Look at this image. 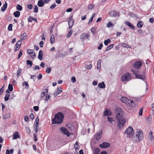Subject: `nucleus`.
<instances>
[{
  "instance_id": "1",
  "label": "nucleus",
  "mask_w": 154,
  "mask_h": 154,
  "mask_svg": "<svg viewBox=\"0 0 154 154\" xmlns=\"http://www.w3.org/2000/svg\"><path fill=\"white\" fill-rule=\"evenodd\" d=\"M64 115L62 112H59L54 115V119H52L53 124H61L63 122Z\"/></svg>"
},
{
  "instance_id": "2",
  "label": "nucleus",
  "mask_w": 154,
  "mask_h": 154,
  "mask_svg": "<svg viewBox=\"0 0 154 154\" xmlns=\"http://www.w3.org/2000/svg\"><path fill=\"white\" fill-rule=\"evenodd\" d=\"M131 71L135 75L136 78L141 79H145V76L144 75H140L138 74V73L140 74L139 70H134V69H132Z\"/></svg>"
},
{
  "instance_id": "3",
  "label": "nucleus",
  "mask_w": 154,
  "mask_h": 154,
  "mask_svg": "<svg viewBox=\"0 0 154 154\" xmlns=\"http://www.w3.org/2000/svg\"><path fill=\"white\" fill-rule=\"evenodd\" d=\"M142 62L140 61H137L133 65V68L135 69L134 70H140L142 66Z\"/></svg>"
},
{
  "instance_id": "4",
  "label": "nucleus",
  "mask_w": 154,
  "mask_h": 154,
  "mask_svg": "<svg viewBox=\"0 0 154 154\" xmlns=\"http://www.w3.org/2000/svg\"><path fill=\"white\" fill-rule=\"evenodd\" d=\"M118 127L119 129H121L122 127H123L125 123V119L122 118L121 119H118Z\"/></svg>"
},
{
  "instance_id": "5",
  "label": "nucleus",
  "mask_w": 154,
  "mask_h": 154,
  "mask_svg": "<svg viewBox=\"0 0 154 154\" xmlns=\"http://www.w3.org/2000/svg\"><path fill=\"white\" fill-rule=\"evenodd\" d=\"M131 74L128 72L123 75L121 77V80L123 82L126 80L128 81L131 79Z\"/></svg>"
},
{
  "instance_id": "6",
  "label": "nucleus",
  "mask_w": 154,
  "mask_h": 154,
  "mask_svg": "<svg viewBox=\"0 0 154 154\" xmlns=\"http://www.w3.org/2000/svg\"><path fill=\"white\" fill-rule=\"evenodd\" d=\"M125 104L131 107H134L135 106V102L131 99H128V98H127V100Z\"/></svg>"
},
{
  "instance_id": "7",
  "label": "nucleus",
  "mask_w": 154,
  "mask_h": 154,
  "mask_svg": "<svg viewBox=\"0 0 154 154\" xmlns=\"http://www.w3.org/2000/svg\"><path fill=\"white\" fill-rule=\"evenodd\" d=\"M134 130L131 126H129L125 131V134L133 135L134 132Z\"/></svg>"
},
{
  "instance_id": "8",
  "label": "nucleus",
  "mask_w": 154,
  "mask_h": 154,
  "mask_svg": "<svg viewBox=\"0 0 154 154\" xmlns=\"http://www.w3.org/2000/svg\"><path fill=\"white\" fill-rule=\"evenodd\" d=\"M102 133V130H100L97 132L96 133L94 136L95 138L97 140H99L101 138Z\"/></svg>"
},
{
  "instance_id": "9",
  "label": "nucleus",
  "mask_w": 154,
  "mask_h": 154,
  "mask_svg": "<svg viewBox=\"0 0 154 154\" xmlns=\"http://www.w3.org/2000/svg\"><path fill=\"white\" fill-rule=\"evenodd\" d=\"M136 137L138 138V141L140 142L142 140L143 138V134L142 131H139L138 132L137 134L136 135Z\"/></svg>"
},
{
  "instance_id": "10",
  "label": "nucleus",
  "mask_w": 154,
  "mask_h": 154,
  "mask_svg": "<svg viewBox=\"0 0 154 154\" xmlns=\"http://www.w3.org/2000/svg\"><path fill=\"white\" fill-rule=\"evenodd\" d=\"M109 14L110 16L112 17H118L119 16V12L112 11L109 13Z\"/></svg>"
},
{
  "instance_id": "11",
  "label": "nucleus",
  "mask_w": 154,
  "mask_h": 154,
  "mask_svg": "<svg viewBox=\"0 0 154 154\" xmlns=\"http://www.w3.org/2000/svg\"><path fill=\"white\" fill-rule=\"evenodd\" d=\"M27 53L30 55V56L32 58L34 59L36 55L34 50L31 49L28 50H27Z\"/></svg>"
},
{
  "instance_id": "12",
  "label": "nucleus",
  "mask_w": 154,
  "mask_h": 154,
  "mask_svg": "<svg viewBox=\"0 0 154 154\" xmlns=\"http://www.w3.org/2000/svg\"><path fill=\"white\" fill-rule=\"evenodd\" d=\"M110 144L108 143L103 142L102 144H100V147L101 148H106L109 147Z\"/></svg>"
},
{
  "instance_id": "13",
  "label": "nucleus",
  "mask_w": 154,
  "mask_h": 154,
  "mask_svg": "<svg viewBox=\"0 0 154 154\" xmlns=\"http://www.w3.org/2000/svg\"><path fill=\"white\" fill-rule=\"evenodd\" d=\"M89 37H90V36L88 34L86 33H84L80 35V38L81 39L84 40L88 38Z\"/></svg>"
},
{
  "instance_id": "14",
  "label": "nucleus",
  "mask_w": 154,
  "mask_h": 154,
  "mask_svg": "<svg viewBox=\"0 0 154 154\" xmlns=\"http://www.w3.org/2000/svg\"><path fill=\"white\" fill-rule=\"evenodd\" d=\"M20 137V135L19 134L18 132L16 131L14 133L13 136V139H16L18 138H19Z\"/></svg>"
},
{
  "instance_id": "15",
  "label": "nucleus",
  "mask_w": 154,
  "mask_h": 154,
  "mask_svg": "<svg viewBox=\"0 0 154 154\" xmlns=\"http://www.w3.org/2000/svg\"><path fill=\"white\" fill-rule=\"evenodd\" d=\"M48 92V90L47 89H44L42 90V92L41 94V98H42L45 96Z\"/></svg>"
},
{
  "instance_id": "16",
  "label": "nucleus",
  "mask_w": 154,
  "mask_h": 154,
  "mask_svg": "<svg viewBox=\"0 0 154 154\" xmlns=\"http://www.w3.org/2000/svg\"><path fill=\"white\" fill-rule=\"evenodd\" d=\"M125 23L131 28L133 29L134 30H135V28L134 26L129 22L128 21H126L125 22Z\"/></svg>"
},
{
  "instance_id": "17",
  "label": "nucleus",
  "mask_w": 154,
  "mask_h": 154,
  "mask_svg": "<svg viewBox=\"0 0 154 154\" xmlns=\"http://www.w3.org/2000/svg\"><path fill=\"white\" fill-rule=\"evenodd\" d=\"M93 154H99L100 152V150L98 148L95 147L93 150Z\"/></svg>"
},
{
  "instance_id": "18",
  "label": "nucleus",
  "mask_w": 154,
  "mask_h": 154,
  "mask_svg": "<svg viewBox=\"0 0 154 154\" xmlns=\"http://www.w3.org/2000/svg\"><path fill=\"white\" fill-rule=\"evenodd\" d=\"M43 56V52L42 50H40L38 53V58L40 60H42V57Z\"/></svg>"
},
{
  "instance_id": "19",
  "label": "nucleus",
  "mask_w": 154,
  "mask_h": 154,
  "mask_svg": "<svg viewBox=\"0 0 154 154\" xmlns=\"http://www.w3.org/2000/svg\"><path fill=\"white\" fill-rule=\"evenodd\" d=\"M44 5V2L43 0H40L38 1L37 3V5L39 7H42Z\"/></svg>"
},
{
  "instance_id": "20",
  "label": "nucleus",
  "mask_w": 154,
  "mask_h": 154,
  "mask_svg": "<svg viewBox=\"0 0 154 154\" xmlns=\"http://www.w3.org/2000/svg\"><path fill=\"white\" fill-rule=\"evenodd\" d=\"M143 22L142 21L140 20L138 22L137 24V26L139 28H141L143 26Z\"/></svg>"
},
{
  "instance_id": "21",
  "label": "nucleus",
  "mask_w": 154,
  "mask_h": 154,
  "mask_svg": "<svg viewBox=\"0 0 154 154\" xmlns=\"http://www.w3.org/2000/svg\"><path fill=\"white\" fill-rule=\"evenodd\" d=\"M26 33H23L20 36V39L24 41L26 38Z\"/></svg>"
},
{
  "instance_id": "22",
  "label": "nucleus",
  "mask_w": 154,
  "mask_h": 154,
  "mask_svg": "<svg viewBox=\"0 0 154 154\" xmlns=\"http://www.w3.org/2000/svg\"><path fill=\"white\" fill-rule=\"evenodd\" d=\"M111 114V113L110 112L108 111V109H106L105 111H104L103 112V115L104 116H109Z\"/></svg>"
},
{
  "instance_id": "23",
  "label": "nucleus",
  "mask_w": 154,
  "mask_h": 154,
  "mask_svg": "<svg viewBox=\"0 0 154 154\" xmlns=\"http://www.w3.org/2000/svg\"><path fill=\"white\" fill-rule=\"evenodd\" d=\"M98 87L101 88H103L105 87V85L103 82L101 83H99L98 85Z\"/></svg>"
},
{
  "instance_id": "24",
  "label": "nucleus",
  "mask_w": 154,
  "mask_h": 154,
  "mask_svg": "<svg viewBox=\"0 0 154 154\" xmlns=\"http://www.w3.org/2000/svg\"><path fill=\"white\" fill-rule=\"evenodd\" d=\"M69 21L68 22V24L69 26V29H70L72 28V26H73V20H69Z\"/></svg>"
},
{
  "instance_id": "25",
  "label": "nucleus",
  "mask_w": 154,
  "mask_h": 154,
  "mask_svg": "<svg viewBox=\"0 0 154 154\" xmlns=\"http://www.w3.org/2000/svg\"><path fill=\"white\" fill-rule=\"evenodd\" d=\"M7 3L6 2L5 3V4L3 5V6L1 8V10L3 11L4 12L6 9L7 6Z\"/></svg>"
},
{
  "instance_id": "26",
  "label": "nucleus",
  "mask_w": 154,
  "mask_h": 154,
  "mask_svg": "<svg viewBox=\"0 0 154 154\" xmlns=\"http://www.w3.org/2000/svg\"><path fill=\"white\" fill-rule=\"evenodd\" d=\"M127 98H128L125 97H122L120 98V100L122 102L125 103L127 101Z\"/></svg>"
},
{
  "instance_id": "27",
  "label": "nucleus",
  "mask_w": 154,
  "mask_h": 154,
  "mask_svg": "<svg viewBox=\"0 0 154 154\" xmlns=\"http://www.w3.org/2000/svg\"><path fill=\"white\" fill-rule=\"evenodd\" d=\"M97 28L95 27H93L91 29V31L93 33V35H95L96 32Z\"/></svg>"
},
{
  "instance_id": "28",
  "label": "nucleus",
  "mask_w": 154,
  "mask_h": 154,
  "mask_svg": "<svg viewBox=\"0 0 154 154\" xmlns=\"http://www.w3.org/2000/svg\"><path fill=\"white\" fill-rule=\"evenodd\" d=\"M63 91V89L61 87L58 88L56 91L58 94H59L61 93Z\"/></svg>"
},
{
  "instance_id": "29",
  "label": "nucleus",
  "mask_w": 154,
  "mask_h": 154,
  "mask_svg": "<svg viewBox=\"0 0 154 154\" xmlns=\"http://www.w3.org/2000/svg\"><path fill=\"white\" fill-rule=\"evenodd\" d=\"M101 60H99L97 62V68L98 69H100L101 67Z\"/></svg>"
},
{
  "instance_id": "30",
  "label": "nucleus",
  "mask_w": 154,
  "mask_h": 154,
  "mask_svg": "<svg viewBox=\"0 0 154 154\" xmlns=\"http://www.w3.org/2000/svg\"><path fill=\"white\" fill-rule=\"evenodd\" d=\"M13 14L14 15V16L16 17H19L20 14V12L18 11H17L15 12H14Z\"/></svg>"
},
{
  "instance_id": "31",
  "label": "nucleus",
  "mask_w": 154,
  "mask_h": 154,
  "mask_svg": "<svg viewBox=\"0 0 154 154\" xmlns=\"http://www.w3.org/2000/svg\"><path fill=\"white\" fill-rule=\"evenodd\" d=\"M10 96V95L9 94H6L4 97V100L5 101H8Z\"/></svg>"
},
{
  "instance_id": "32",
  "label": "nucleus",
  "mask_w": 154,
  "mask_h": 154,
  "mask_svg": "<svg viewBox=\"0 0 154 154\" xmlns=\"http://www.w3.org/2000/svg\"><path fill=\"white\" fill-rule=\"evenodd\" d=\"M79 146L78 144V142H76L74 145V148L75 150L79 149Z\"/></svg>"
},
{
  "instance_id": "33",
  "label": "nucleus",
  "mask_w": 154,
  "mask_h": 154,
  "mask_svg": "<svg viewBox=\"0 0 154 154\" xmlns=\"http://www.w3.org/2000/svg\"><path fill=\"white\" fill-rule=\"evenodd\" d=\"M54 35H52L50 38V42L51 44H53L54 42Z\"/></svg>"
},
{
  "instance_id": "34",
  "label": "nucleus",
  "mask_w": 154,
  "mask_h": 154,
  "mask_svg": "<svg viewBox=\"0 0 154 154\" xmlns=\"http://www.w3.org/2000/svg\"><path fill=\"white\" fill-rule=\"evenodd\" d=\"M34 129H35V132L36 133H38V128L39 125H34Z\"/></svg>"
},
{
  "instance_id": "35",
  "label": "nucleus",
  "mask_w": 154,
  "mask_h": 154,
  "mask_svg": "<svg viewBox=\"0 0 154 154\" xmlns=\"http://www.w3.org/2000/svg\"><path fill=\"white\" fill-rule=\"evenodd\" d=\"M39 119L38 117H37L35 120V122L34 125H39Z\"/></svg>"
},
{
  "instance_id": "36",
  "label": "nucleus",
  "mask_w": 154,
  "mask_h": 154,
  "mask_svg": "<svg viewBox=\"0 0 154 154\" xmlns=\"http://www.w3.org/2000/svg\"><path fill=\"white\" fill-rule=\"evenodd\" d=\"M116 118L117 119H121L122 118V116L120 115V112H118L116 115Z\"/></svg>"
},
{
  "instance_id": "37",
  "label": "nucleus",
  "mask_w": 154,
  "mask_h": 154,
  "mask_svg": "<svg viewBox=\"0 0 154 154\" xmlns=\"http://www.w3.org/2000/svg\"><path fill=\"white\" fill-rule=\"evenodd\" d=\"M66 131L65 130L64 131L63 134L67 136L68 137H69L70 135V132L68 131L67 129L66 128Z\"/></svg>"
},
{
  "instance_id": "38",
  "label": "nucleus",
  "mask_w": 154,
  "mask_h": 154,
  "mask_svg": "<svg viewBox=\"0 0 154 154\" xmlns=\"http://www.w3.org/2000/svg\"><path fill=\"white\" fill-rule=\"evenodd\" d=\"M130 15L131 17L134 18H138V17L137 15L133 13H131L130 14Z\"/></svg>"
},
{
  "instance_id": "39",
  "label": "nucleus",
  "mask_w": 154,
  "mask_h": 154,
  "mask_svg": "<svg viewBox=\"0 0 154 154\" xmlns=\"http://www.w3.org/2000/svg\"><path fill=\"white\" fill-rule=\"evenodd\" d=\"M114 26V24L113 23H112L111 22H108V24H107V27L108 28H109V27H110Z\"/></svg>"
},
{
  "instance_id": "40",
  "label": "nucleus",
  "mask_w": 154,
  "mask_h": 154,
  "mask_svg": "<svg viewBox=\"0 0 154 154\" xmlns=\"http://www.w3.org/2000/svg\"><path fill=\"white\" fill-rule=\"evenodd\" d=\"M111 40L109 39H108L107 40H105L104 42V44L105 45H107L108 43H109Z\"/></svg>"
},
{
  "instance_id": "41",
  "label": "nucleus",
  "mask_w": 154,
  "mask_h": 154,
  "mask_svg": "<svg viewBox=\"0 0 154 154\" xmlns=\"http://www.w3.org/2000/svg\"><path fill=\"white\" fill-rule=\"evenodd\" d=\"M60 130L61 132L63 134L64 131H65V130L66 131V128L64 127H61L60 128Z\"/></svg>"
},
{
  "instance_id": "42",
  "label": "nucleus",
  "mask_w": 154,
  "mask_h": 154,
  "mask_svg": "<svg viewBox=\"0 0 154 154\" xmlns=\"http://www.w3.org/2000/svg\"><path fill=\"white\" fill-rule=\"evenodd\" d=\"M8 90L10 91H11L13 90V87L11 84H9L8 86Z\"/></svg>"
},
{
  "instance_id": "43",
  "label": "nucleus",
  "mask_w": 154,
  "mask_h": 154,
  "mask_svg": "<svg viewBox=\"0 0 154 154\" xmlns=\"http://www.w3.org/2000/svg\"><path fill=\"white\" fill-rule=\"evenodd\" d=\"M22 85L23 86L25 85L26 86L25 88L26 89H27L29 87V85L26 82H24L23 83Z\"/></svg>"
},
{
  "instance_id": "44",
  "label": "nucleus",
  "mask_w": 154,
  "mask_h": 154,
  "mask_svg": "<svg viewBox=\"0 0 154 154\" xmlns=\"http://www.w3.org/2000/svg\"><path fill=\"white\" fill-rule=\"evenodd\" d=\"M22 72L21 69H18L17 71V76L18 77L20 76V74Z\"/></svg>"
},
{
  "instance_id": "45",
  "label": "nucleus",
  "mask_w": 154,
  "mask_h": 154,
  "mask_svg": "<svg viewBox=\"0 0 154 154\" xmlns=\"http://www.w3.org/2000/svg\"><path fill=\"white\" fill-rule=\"evenodd\" d=\"M33 11L35 13H37L38 11V8L36 5L34 6V8H33Z\"/></svg>"
},
{
  "instance_id": "46",
  "label": "nucleus",
  "mask_w": 154,
  "mask_h": 154,
  "mask_svg": "<svg viewBox=\"0 0 154 154\" xmlns=\"http://www.w3.org/2000/svg\"><path fill=\"white\" fill-rule=\"evenodd\" d=\"M27 64L28 65H29L30 66H31L32 65V62L29 60H26Z\"/></svg>"
},
{
  "instance_id": "47",
  "label": "nucleus",
  "mask_w": 154,
  "mask_h": 154,
  "mask_svg": "<svg viewBox=\"0 0 154 154\" xmlns=\"http://www.w3.org/2000/svg\"><path fill=\"white\" fill-rule=\"evenodd\" d=\"M23 50H21L19 52V54L18 55V59H19L21 57L23 54Z\"/></svg>"
},
{
  "instance_id": "48",
  "label": "nucleus",
  "mask_w": 154,
  "mask_h": 154,
  "mask_svg": "<svg viewBox=\"0 0 154 154\" xmlns=\"http://www.w3.org/2000/svg\"><path fill=\"white\" fill-rule=\"evenodd\" d=\"M72 30H70V31L69 32L67 35L66 36L67 38H69L70 37L71 35L72 34Z\"/></svg>"
},
{
  "instance_id": "49",
  "label": "nucleus",
  "mask_w": 154,
  "mask_h": 154,
  "mask_svg": "<svg viewBox=\"0 0 154 154\" xmlns=\"http://www.w3.org/2000/svg\"><path fill=\"white\" fill-rule=\"evenodd\" d=\"M17 10L19 11H21L22 9V7L19 5H18L17 6Z\"/></svg>"
},
{
  "instance_id": "50",
  "label": "nucleus",
  "mask_w": 154,
  "mask_h": 154,
  "mask_svg": "<svg viewBox=\"0 0 154 154\" xmlns=\"http://www.w3.org/2000/svg\"><path fill=\"white\" fill-rule=\"evenodd\" d=\"M13 25L12 24H9L8 27V30L9 31H11L12 30V27Z\"/></svg>"
},
{
  "instance_id": "51",
  "label": "nucleus",
  "mask_w": 154,
  "mask_h": 154,
  "mask_svg": "<svg viewBox=\"0 0 154 154\" xmlns=\"http://www.w3.org/2000/svg\"><path fill=\"white\" fill-rule=\"evenodd\" d=\"M114 46V44H112L110 45H109V46L108 47L106 50V51H108L111 48H113Z\"/></svg>"
},
{
  "instance_id": "52",
  "label": "nucleus",
  "mask_w": 154,
  "mask_h": 154,
  "mask_svg": "<svg viewBox=\"0 0 154 154\" xmlns=\"http://www.w3.org/2000/svg\"><path fill=\"white\" fill-rule=\"evenodd\" d=\"M51 71V69L50 67H48L46 69V72L47 73H49Z\"/></svg>"
},
{
  "instance_id": "53",
  "label": "nucleus",
  "mask_w": 154,
  "mask_h": 154,
  "mask_svg": "<svg viewBox=\"0 0 154 154\" xmlns=\"http://www.w3.org/2000/svg\"><path fill=\"white\" fill-rule=\"evenodd\" d=\"M10 116L7 114L3 115V118L4 119H7L9 118Z\"/></svg>"
},
{
  "instance_id": "54",
  "label": "nucleus",
  "mask_w": 154,
  "mask_h": 154,
  "mask_svg": "<svg viewBox=\"0 0 154 154\" xmlns=\"http://www.w3.org/2000/svg\"><path fill=\"white\" fill-rule=\"evenodd\" d=\"M5 85H4L0 89V95L4 91V88Z\"/></svg>"
},
{
  "instance_id": "55",
  "label": "nucleus",
  "mask_w": 154,
  "mask_h": 154,
  "mask_svg": "<svg viewBox=\"0 0 154 154\" xmlns=\"http://www.w3.org/2000/svg\"><path fill=\"white\" fill-rule=\"evenodd\" d=\"M39 108V107L37 106H35L33 107V109L35 111H37L38 110Z\"/></svg>"
},
{
  "instance_id": "56",
  "label": "nucleus",
  "mask_w": 154,
  "mask_h": 154,
  "mask_svg": "<svg viewBox=\"0 0 154 154\" xmlns=\"http://www.w3.org/2000/svg\"><path fill=\"white\" fill-rule=\"evenodd\" d=\"M92 67V65L91 64H90L89 65H87L86 66V68L88 69H90Z\"/></svg>"
},
{
  "instance_id": "57",
  "label": "nucleus",
  "mask_w": 154,
  "mask_h": 154,
  "mask_svg": "<svg viewBox=\"0 0 154 154\" xmlns=\"http://www.w3.org/2000/svg\"><path fill=\"white\" fill-rule=\"evenodd\" d=\"M37 135L35 134H33V137L34 139V140L35 141H37Z\"/></svg>"
},
{
  "instance_id": "58",
  "label": "nucleus",
  "mask_w": 154,
  "mask_h": 154,
  "mask_svg": "<svg viewBox=\"0 0 154 154\" xmlns=\"http://www.w3.org/2000/svg\"><path fill=\"white\" fill-rule=\"evenodd\" d=\"M41 37L42 38V40L44 41L46 37L45 36V34L44 32L42 33L41 35Z\"/></svg>"
},
{
  "instance_id": "59",
  "label": "nucleus",
  "mask_w": 154,
  "mask_h": 154,
  "mask_svg": "<svg viewBox=\"0 0 154 154\" xmlns=\"http://www.w3.org/2000/svg\"><path fill=\"white\" fill-rule=\"evenodd\" d=\"M71 81L73 83H74L76 81V78H75V77L74 76H73L71 78Z\"/></svg>"
},
{
  "instance_id": "60",
  "label": "nucleus",
  "mask_w": 154,
  "mask_h": 154,
  "mask_svg": "<svg viewBox=\"0 0 154 154\" xmlns=\"http://www.w3.org/2000/svg\"><path fill=\"white\" fill-rule=\"evenodd\" d=\"M50 98V96L49 94H47L46 97H45V100L46 101H48L49 100Z\"/></svg>"
},
{
  "instance_id": "61",
  "label": "nucleus",
  "mask_w": 154,
  "mask_h": 154,
  "mask_svg": "<svg viewBox=\"0 0 154 154\" xmlns=\"http://www.w3.org/2000/svg\"><path fill=\"white\" fill-rule=\"evenodd\" d=\"M56 6V4L55 3H54L53 4H52L51 6H50V8L51 9H53Z\"/></svg>"
},
{
  "instance_id": "62",
  "label": "nucleus",
  "mask_w": 154,
  "mask_h": 154,
  "mask_svg": "<svg viewBox=\"0 0 154 154\" xmlns=\"http://www.w3.org/2000/svg\"><path fill=\"white\" fill-rule=\"evenodd\" d=\"M143 108H141L140 109L139 112V114L140 116L142 115V113H143Z\"/></svg>"
},
{
  "instance_id": "63",
  "label": "nucleus",
  "mask_w": 154,
  "mask_h": 154,
  "mask_svg": "<svg viewBox=\"0 0 154 154\" xmlns=\"http://www.w3.org/2000/svg\"><path fill=\"white\" fill-rule=\"evenodd\" d=\"M103 46V44L102 43L100 44L99 46L98 47V49L100 50L101 49L102 47Z\"/></svg>"
},
{
  "instance_id": "64",
  "label": "nucleus",
  "mask_w": 154,
  "mask_h": 154,
  "mask_svg": "<svg viewBox=\"0 0 154 154\" xmlns=\"http://www.w3.org/2000/svg\"><path fill=\"white\" fill-rule=\"evenodd\" d=\"M29 118L30 119H34V116L32 113L30 114L29 116Z\"/></svg>"
}]
</instances>
